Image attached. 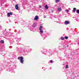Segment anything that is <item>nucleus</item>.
<instances>
[{
	"instance_id": "obj_1",
	"label": "nucleus",
	"mask_w": 79,
	"mask_h": 79,
	"mask_svg": "<svg viewBox=\"0 0 79 79\" xmlns=\"http://www.w3.org/2000/svg\"><path fill=\"white\" fill-rule=\"evenodd\" d=\"M18 60H19L21 63H23V62H24V61L23 60V56H21L20 57H19L18 58Z\"/></svg>"
},
{
	"instance_id": "obj_2",
	"label": "nucleus",
	"mask_w": 79,
	"mask_h": 79,
	"mask_svg": "<svg viewBox=\"0 0 79 79\" xmlns=\"http://www.w3.org/2000/svg\"><path fill=\"white\" fill-rule=\"evenodd\" d=\"M42 27H43V26H40V33H41V34H43V31L42 30Z\"/></svg>"
},
{
	"instance_id": "obj_3",
	"label": "nucleus",
	"mask_w": 79,
	"mask_h": 79,
	"mask_svg": "<svg viewBox=\"0 0 79 79\" xmlns=\"http://www.w3.org/2000/svg\"><path fill=\"white\" fill-rule=\"evenodd\" d=\"M70 23V22L66 20L64 22V24L66 25H67V24H69Z\"/></svg>"
},
{
	"instance_id": "obj_4",
	"label": "nucleus",
	"mask_w": 79,
	"mask_h": 79,
	"mask_svg": "<svg viewBox=\"0 0 79 79\" xmlns=\"http://www.w3.org/2000/svg\"><path fill=\"white\" fill-rule=\"evenodd\" d=\"M10 15H13V13L12 12H9L7 13V16H8V17H10Z\"/></svg>"
},
{
	"instance_id": "obj_5",
	"label": "nucleus",
	"mask_w": 79,
	"mask_h": 79,
	"mask_svg": "<svg viewBox=\"0 0 79 79\" xmlns=\"http://www.w3.org/2000/svg\"><path fill=\"white\" fill-rule=\"evenodd\" d=\"M34 19V20H36V21H37V20H38V19H39V17H38V16L36 15Z\"/></svg>"
},
{
	"instance_id": "obj_6",
	"label": "nucleus",
	"mask_w": 79,
	"mask_h": 79,
	"mask_svg": "<svg viewBox=\"0 0 79 79\" xmlns=\"http://www.w3.org/2000/svg\"><path fill=\"white\" fill-rule=\"evenodd\" d=\"M15 8L16 10H18L19 9V7H18V4H16L15 6Z\"/></svg>"
},
{
	"instance_id": "obj_7",
	"label": "nucleus",
	"mask_w": 79,
	"mask_h": 79,
	"mask_svg": "<svg viewBox=\"0 0 79 79\" xmlns=\"http://www.w3.org/2000/svg\"><path fill=\"white\" fill-rule=\"evenodd\" d=\"M57 10L58 11H61V8L59 7L57 8Z\"/></svg>"
},
{
	"instance_id": "obj_8",
	"label": "nucleus",
	"mask_w": 79,
	"mask_h": 79,
	"mask_svg": "<svg viewBox=\"0 0 79 79\" xmlns=\"http://www.w3.org/2000/svg\"><path fill=\"white\" fill-rule=\"evenodd\" d=\"M36 26H37V24L34 23L33 25V27H35Z\"/></svg>"
},
{
	"instance_id": "obj_9",
	"label": "nucleus",
	"mask_w": 79,
	"mask_h": 79,
	"mask_svg": "<svg viewBox=\"0 0 79 79\" xmlns=\"http://www.w3.org/2000/svg\"><path fill=\"white\" fill-rule=\"evenodd\" d=\"M76 10V8H74L73 10V12H75Z\"/></svg>"
},
{
	"instance_id": "obj_10",
	"label": "nucleus",
	"mask_w": 79,
	"mask_h": 79,
	"mask_svg": "<svg viewBox=\"0 0 79 79\" xmlns=\"http://www.w3.org/2000/svg\"><path fill=\"white\" fill-rule=\"evenodd\" d=\"M45 8L46 10H48V7L47 5H46Z\"/></svg>"
},
{
	"instance_id": "obj_11",
	"label": "nucleus",
	"mask_w": 79,
	"mask_h": 79,
	"mask_svg": "<svg viewBox=\"0 0 79 79\" xmlns=\"http://www.w3.org/2000/svg\"><path fill=\"white\" fill-rule=\"evenodd\" d=\"M1 44H4V41L3 40H1L0 41Z\"/></svg>"
},
{
	"instance_id": "obj_12",
	"label": "nucleus",
	"mask_w": 79,
	"mask_h": 79,
	"mask_svg": "<svg viewBox=\"0 0 79 79\" xmlns=\"http://www.w3.org/2000/svg\"><path fill=\"white\" fill-rule=\"evenodd\" d=\"M59 1L60 0H55V2L56 3H58Z\"/></svg>"
},
{
	"instance_id": "obj_13",
	"label": "nucleus",
	"mask_w": 79,
	"mask_h": 79,
	"mask_svg": "<svg viewBox=\"0 0 79 79\" xmlns=\"http://www.w3.org/2000/svg\"><path fill=\"white\" fill-rule=\"evenodd\" d=\"M61 39L62 40H64V38L63 37H62L61 38Z\"/></svg>"
},
{
	"instance_id": "obj_14",
	"label": "nucleus",
	"mask_w": 79,
	"mask_h": 79,
	"mask_svg": "<svg viewBox=\"0 0 79 79\" xmlns=\"http://www.w3.org/2000/svg\"><path fill=\"white\" fill-rule=\"evenodd\" d=\"M77 13L78 14H79V10L78 9L77 10Z\"/></svg>"
},
{
	"instance_id": "obj_15",
	"label": "nucleus",
	"mask_w": 79,
	"mask_h": 79,
	"mask_svg": "<svg viewBox=\"0 0 79 79\" xmlns=\"http://www.w3.org/2000/svg\"><path fill=\"white\" fill-rule=\"evenodd\" d=\"M64 38L65 39H68V37L66 36Z\"/></svg>"
},
{
	"instance_id": "obj_16",
	"label": "nucleus",
	"mask_w": 79,
	"mask_h": 79,
	"mask_svg": "<svg viewBox=\"0 0 79 79\" xmlns=\"http://www.w3.org/2000/svg\"><path fill=\"white\" fill-rule=\"evenodd\" d=\"M50 62L51 63H52L53 62V60H51Z\"/></svg>"
},
{
	"instance_id": "obj_17",
	"label": "nucleus",
	"mask_w": 79,
	"mask_h": 79,
	"mask_svg": "<svg viewBox=\"0 0 79 79\" xmlns=\"http://www.w3.org/2000/svg\"><path fill=\"white\" fill-rule=\"evenodd\" d=\"M66 68H68V65H66Z\"/></svg>"
},
{
	"instance_id": "obj_18",
	"label": "nucleus",
	"mask_w": 79,
	"mask_h": 79,
	"mask_svg": "<svg viewBox=\"0 0 79 79\" xmlns=\"http://www.w3.org/2000/svg\"><path fill=\"white\" fill-rule=\"evenodd\" d=\"M66 11L68 13V11H69V10H66Z\"/></svg>"
},
{
	"instance_id": "obj_19",
	"label": "nucleus",
	"mask_w": 79,
	"mask_h": 79,
	"mask_svg": "<svg viewBox=\"0 0 79 79\" xmlns=\"http://www.w3.org/2000/svg\"><path fill=\"white\" fill-rule=\"evenodd\" d=\"M39 7L40 8H42V6H41L40 5L39 6Z\"/></svg>"
}]
</instances>
